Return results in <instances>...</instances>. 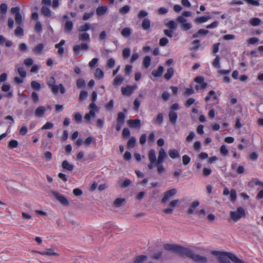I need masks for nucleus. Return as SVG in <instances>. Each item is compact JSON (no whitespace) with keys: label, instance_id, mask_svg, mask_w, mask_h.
Segmentation results:
<instances>
[{"label":"nucleus","instance_id":"obj_1","mask_svg":"<svg viewBox=\"0 0 263 263\" xmlns=\"http://www.w3.org/2000/svg\"><path fill=\"white\" fill-rule=\"evenodd\" d=\"M184 256L187 257L189 258L192 259L194 261L198 263H207L208 259V258L203 256H201L199 254H196L194 253L193 251L186 248V251L184 252Z\"/></svg>","mask_w":263,"mask_h":263},{"label":"nucleus","instance_id":"obj_2","mask_svg":"<svg viewBox=\"0 0 263 263\" xmlns=\"http://www.w3.org/2000/svg\"><path fill=\"white\" fill-rule=\"evenodd\" d=\"M55 84V81L54 78L53 77H50L47 82V84L51 89V90L54 94H58L59 92V89L62 94L65 92V87L62 84H60L59 85H56Z\"/></svg>","mask_w":263,"mask_h":263},{"label":"nucleus","instance_id":"obj_3","mask_svg":"<svg viewBox=\"0 0 263 263\" xmlns=\"http://www.w3.org/2000/svg\"><path fill=\"white\" fill-rule=\"evenodd\" d=\"M164 249L168 251H172L175 252L180 256H183L184 252L186 251V248L183 247L181 246H179L175 244L166 243L163 246Z\"/></svg>","mask_w":263,"mask_h":263},{"label":"nucleus","instance_id":"obj_4","mask_svg":"<svg viewBox=\"0 0 263 263\" xmlns=\"http://www.w3.org/2000/svg\"><path fill=\"white\" fill-rule=\"evenodd\" d=\"M230 216L233 221L236 222L246 216L245 210L243 208L239 206L236 211L230 212Z\"/></svg>","mask_w":263,"mask_h":263},{"label":"nucleus","instance_id":"obj_5","mask_svg":"<svg viewBox=\"0 0 263 263\" xmlns=\"http://www.w3.org/2000/svg\"><path fill=\"white\" fill-rule=\"evenodd\" d=\"M90 109L88 113L86 114L84 116V119L88 123H90L91 118L95 117L96 112H99V109L95 103H91L89 105Z\"/></svg>","mask_w":263,"mask_h":263},{"label":"nucleus","instance_id":"obj_6","mask_svg":"<svg viewBox=\"0 0 263 263\" xmlns=\"http://www.w3.org/2000/svg\"><path fill=\"white\" fill-rule=\"evenodd\" d=\"M148 157L150 163L147 164V167L148 169L152 170L154 165L156 166L157 163L156 152L154 149H152L148 152Z\"/></svg>","mask_w":263,"mask_h":263},{"label":"nucleus","instance_id":"obj_7","mask_svg":"<svg viewBox=\"0 0 263 263\" xmlns=\"http://www.w3.org/2000/svg\"><path fill=\"white\" fill-rule=\"evenodd\" d=\"M52 195L57 199V200L62 205L68 206L69 202L66 197L55 191H51Z\"/></svg>","mask_w":263,"mask_h":263},{"label":"nucleus","instance_id":"obj_8","mask_svg":"<svg viewBox=\"0 0 263 263\" xmlns=\"http://www.w3.org/2000/svg\"><path fill=\"white\" fill-rule=\"evenodd\" d=\"M177 193V190L175 189L170 190L164 193V196L161 199V202L165 204L171 198H172Z\"/></svg>","mask_w":263,"mask_h":263},{"label":"nucleus","instance_id":"obj_9","mask_svg":"<svg viewBox=\"0 0 263 263\" xmlns=\"http://www.w3.org/2000/svg\"><path fill=\"white\" fill-rule=\"evenodd\" d=\"M179 201L178 199L172 200L168 204L169 207L163 209V212L166 214H171L173 212L174 209L177 205Z\"/></svg>","mask_w":263,"mask_h":263},{"label":"nucleus","instance_id":"obj_10","mask_svg":"<svg viewBox=\"0 0 263 263\" xmlns=\"http://www.w3.org/2000/svg\"><path fill=\"white\" fill-rule=\"evenodd\" d=\"M88 48L89 46L87 43H83L81 45H77L74 46L73 47V51L75 53L78 54L81 50L87 51L88 50Z\"/></svg>","mask_w":263,"mask_h":263},{"label":"nucleus","instance_id":"obj_11","mask_svg":"<svg viewBox=\"0 0 263 263\" xmlns=\"http://www.w3.org/2000/svg\"><path fill=\"white\" fill-rule=\"evenodd\" d=\"M167 157V156L164 149L161 148L159 149L158 159H156V161L159 163H162Z\"/></svg>","mask_w":263,"mask_h":263},{"label":"nucleus","instance_id":"obj_12","mask_svg":"<svg viewBox=\"0 0 263 263\" xmlns=\"http://www.w3.org/2000/svg\"><path fill=\"white\" fill-rule=\"evenodd\" d=\"M135 87L133 86L127 85L125 87H122V93L124 96H130L133 92Z\"/></svg>","mask_w":263,"mask_h":263},{"label":"nucleus","instance_id":"obj_13","mask_svg":"<svg viewBox=\"0 0 263 263\" xmlns=\"http://www.w3.org/2000/svg\"><path fill=\"white\" fill-rule=\"evenodd\" d=\"M127 123L131 128H140L141 127V121L139 119H129L127 121Z\"/></svg>","mask_w":263,"mask_h":263},{"label":"nucleus","instance_id":"obj_14","mask_svg":"<svg viewBox=\"0 0 263 263\" xmlns=\"http://www.w3.org/2000/svg\"><path fill=\"white\" fill-rule=\"evenodd\" d=\"M36 253L41 254L42 255H48V256H58L59 254L54 252L53 249L52 248L47 249L45 251H36Z\"/></svg>","mask_w":263,"mask_h":263},{"label":"nucleus","instance_id":"obj_15","mask_svg":"<svg viewBox=\"0 0 263 263\" xmlns=\"http://www.w3.org/2000/svg\"><path fill=\"white\" fill-rule=\"evenodd\" d=\"M164 25L169 29L173 30V31H175L177 29V26H178L177 23L174 20L169 21L167 22H166V20L164 23Z\"/></svg>","mask_w":263,"mask_h":263},{"label":"nucleus","instance_id":"obj_16","mask_svg":"<svg viewBox=\"0 0 263 263\" xmlns=\"http://www.w3.org/2000/svg\"><path fill=\"white\" fill-rule=\"evenodd\" d=\"M46 111V108L44 106H41L38 107L36 110H35V115L37 117H43L45 112Z\"/></svg>","mask_w":263,"mask_h":263},{"label":"nucleus","instance_id":"obj_17","mask_svg":"<svg viewBox=\"0 0 263 263\" xmlns=\"http://www.w3.org/2000/svg\"><path fill=\"white\" fill-rule=\"evenodd\" d=\"M228 253H220L218 256V259L221 263H230L229 258L228 256Z\"/></svg>","mask_w":263,"mask_h":263},{"label":"nucleus","instance_id":"obj_18","mask_svg":"<svg viewBox=\"0 0 263 263\" xmlns=\"http://www.w3.org/2000/svg\"><path fill=\"white\" fill-rule=\"evenodd\" d=\"M170 121L173 124H175L177 119V114L173 110H171L168 114Z\"/></svg>","mask_w":263,"mask_h":263},{"label":"nucleus","instance_id":"obj_19","mask_svg":"<svg viewBox=\"0 0 263 263\" xmlns=\"http://www.w3.org/2000/svg\"><path fill=\"white\" fill-rule=\"evenodd\" d=\"M44 45L42 43H40L34 47L33 51L37 54H41L44 49Z\"/></svg>","mask_w":263,"mask_h":263},{"label":"nucleus","instance_id":"obj_20","mask_svg":"<svg viewBox=\"0 0 263 263\" xmlns=\"http://www.w3.org/2000/svg\"><path fill=\"white\" fill-rule=\"evenodd\" d=\"M73 23L70 20L66 22L64 25V31L66 33L70 32L73 28Z\"/></svg>","mask_w":263,"mask_h":263},{"label":"nucleus","instance_id":"obj_21","mask_svg":"<svg viewBox=\"0 0 263 263\" xmlns=\"http://www.w3.org/2000/svg\"><path fill=\"white\" fill-rule=\"evenodd\" d=\"M199 205V202L197 200L193 201L190 205V208L187 211V213L189 215L193 213L194 209H195Z\"/></svg>","mask_w":263,"mask_h":263},{"label":"nucleus","instance_id":"obj_22","mask_svg":"<svg viewBox=\"0 0 263 263\" xmlns=\"http://www.w3.org/2000/svg\"><path fill=\"white\" fill-rule=\"evenodd\" d=\"M228 257L234 263H244L243 261L238 258L235 255L231 253H228Z\"/></svg>","mask_w":263,"mask_h":263},{"label":"nucleus","instance_id":"obj_23","mask_svg":"<svg viewBox=\"0 0 263 263\" xmlns=\"http://www.w3.org/2000/svg\"><path fill=\"white\" fill-rule=\"evenodd\" d=\"M142 28L144 30H147L149 29L151 26V21L148 18H145L143 20L142 24Z\"/></svg>","mask_w":263,"mask_h":263},{"label":"nucleus","instance_id":"obj_24","mask_svg":"<svg viewBox=\"0 0 263 263\" xmlns=\"http://www.w3.org/2000/svg\"><path fill=\"white\" fill-rule=\"evenodd\" d=\"M62 166L63 168L69 171H72L74 168V166L72 164H70L67 160L63 161Z\"/></svg>","mask_w":263,"mask_h":263},{"label":"nucleus","instance_id":"obj_25","mask_svg":"<svg viewBox=\"0 0 263 263\" xmlns=\"http://www.w3.org/2000/svg\"><path fill=\"white\" fill-rule=\"evenodd\" d=\"M107 10L106 6H99L96 9V13L98 15L101 16L104 14Z\"/></svg>","mask_w":263,"mask_h":263},{"label":"nucleus","instance_id":"obj_26","mask_svg":"<svg viewBox=\"0 0 263 263\" xmlns=\"http://www.w3.org/2000/svg\"><path fill=\"white\" fill-rule=\"evenodd\" d=\"M211 18V17L210 16H202L197 17L195 20V22L196 23H202L206 22L209 20H210Z\"/></svg>","mask_w":263,"mask_h":263},{"label":"nucleus","instance_id":"obj_27","mask_svg":"<svg viewBox=\"0 0 263 263\" xmlns=\"http://www.w3.org/2000/svg\"><path fill=\"white\" fill-rule=\"evenodd\" d=\"M174 70L173 68L170 67L167 70L166 72L165 73L164 77V78L167 80H169L172 78L173 74H174Z\"/></svg>","mask_w":263,"mask_h":263},{"label":"nucleus","instance_id":"obj_28","mask_svg":"<svg viewBox=\"0 0 263 263\" xmlns=\"http://www.w3.org/2000/svg\"><path fill=\"white\" fill-rule=\"evenodd\" d=\"M79 39L82 41H89L90 36L88 33L83 32L79 35Z\"/></svg>","mask_w":263,"mask_h":263},{"label":"nucleus","instance_id":"obj_29","mask_svg":"<svg viewBox=\"0 0 263 263\" xmlns=\"http://www.w3.org/2000/svg\"><path fill=\"white\" fill-rule=\"evenodd\" d=\"M121 33L124 37H128L132 33V29L129 27H125L122 29Z\"/></svg>","mask_w":263,"mask_h":263},{"label":"nucleus","instance_id":"obj_30","mask_svg":"<svg viewBox=\"0 0 263 263\" xmlns=\"http://www.w3.org/2000/svg\"><path fill=\"white\" fill-rule=\"evenodd\" d=\"M250 24L253 26H257L261 25V21L260 18L254 17L250 20Z\"/></svg>","mask_w":263,"mask_h":263},{"label":"nucleus","instance_id":"obj_31","mask_svg":"<svg viewBox=\"0 0 263 263\" xmlns=\"http://www.w3.org/2000/svg\"><path fill=\"white\" fill-rule=\"evenodd\" d=\"M168 155L172 159H176L179 157V154L178 152L175 149H170L168 151Z\"/></svg>","mask_w":263,"mask_h":263},{"label":"nucleus","instance_id":"obj_32","mask_svg":"<svg viewBox=\"0 0 263 263\" xmlns=\"http://www.w3.org/2000/svg\"><path fill=\"white\" fill-rule=\"evenodd\" d=\"M163 71V67L161 66H159L157 70H153L152 74L155 77H159L161 76Z\"/></svg>","mask_w":263,"mask_h":263},{"label":"nucleus","instance_id":"obj_33","mask_svg":"<svg viewBox=\"0 0 263 263\" xmlns=\"http://www.w3.org/2000/svg\"><path fill=\"white\" fill-rule=\"evenodd\" d=\"M125 119V115L122 112H119L118 114V117L117 119V122L121 123V124H124Z\"/></svg>","mask_w":263,"mask_h":263},{"label":"nucleus","instance_id":"obj_34","mask_svg":"<svg viewBox=\"0 0 263 263\" xmlns=\"http://www.w3.org/2000/svg\"><path fill=\"white\" fill-rule=\"evenodd\" d=\"M147 259V256L146 255H139L135 257L134 260V263H142Z\"/></svg>","mask_w":263,"mask_h":263},{"label":"nucleus","instance_id":"obj_35","mask_svg":"<svg viewBox=\"0 0 263 263\" xmlns=\"http://www.w3.org/2000/svg\"><path fill=\"white\" fill-rule=\"evenodd\" d=\"M151 58L149 56L146 55L144 57L143 61V65L145 68H147L151 65Z\"/></svg>","mask_w":263,"mask_h":263},{"label":"nucleus","instance_id":"obj_36","mask_svg":"<svg viewBox=\"0 0 263 263\" xmlns=\"http://www.w3.org/2000/svg\"><path fill=\"white\" fill-rule=\"evenodd\" d=\"M41 13L45 16H50L51 15L50 10L46 6H43L42 7Z\"/></svg>","mask_w":263,"mask_h":263},{"label":"nucleus","instance_id":"obj_37","mask_svg":"<svg viewBox=\"0 0 263 263\" xmlns=\"http://www.w3.org/2000/svg\"><path fill=\"white\" fill-rule=\"evenodd\" d=\"M91 28V25L89 23H85L81 25L79 28V31L81 32H85L89 30Z\"/></svg>","mask_w":263,"mask_h":263},{"label":"nucleus","instance_id":"obj_38","mask_svg":"<svg viewBox=\"0 0 263 263\" xmlns=\"http://www.w3.org/2000/svg\"><path fill=\"white\" fill-rule=\"evenodd\" d=\"M130 9V7L128 5H125L123 7H121L119 9V13L121 14H125L127 13Z\"/></svg>","mask_w":263,"mask_h":263},{"label":"nucleus","instance_id":"obj_39","mask_svg":"<svg viewBox=\"0 0 263 263\" xmlns=\"http://www.w3.org/2000/svg\"><path fill=\"white\" fill-rule=\"evenodd\" d=\"M136 140L135 137H132L128 140L127 145L128 148H133L136 144Z\"/></svg>","mask_w":263,"mask_h":263},{"label":"nucleus","instance_id":"obj_40","mask_svg":"<svg viewBox=\"0 0 263 263\" xmlns=\"http://www.w3.org/2000/svg\"><path fill=\"white\" fill-rule=\"evenodd\" d=\"M124 79L121 76H117L114 80V85L115 86L119 85L123 81Z\"/></svg>","mask_w":263,"mask_h":263},{"label":"nucleus","instance_id":"obj_41","mask_svg":"<svg viewBox=\"0 0 263 263\" xmlns=\"http://www.w3.org/2000/svg\"><path fill=\"white\" fill-rule=\"evenodd\" d=\"M212 64L214 67H215L217 68H219L220 67V58L218 55H217L216 56L215 58L214 59V60L212 63Z\"/></svg>","mask_w":263,"mask_h":263},{"label":"nucleus","instance_id":"obj_42","mask_svg":"<svg viewBox=\"0 0 263 263\" xmlns=\"http://www.w3.org/2000/svg\"><path fill=\"white\" fill-rule=\"evenodd\" d=\"M31 86L32 89L36 90H40L41 88L40 84L35 81H32L31 82Z\"/></svg>","mask_w":263,"mask_h":263},{"label":"nucleus","instance_id":"obj_43","mask_svg":"<svg viewBox=\"0 0 263 263\" xmlns=\"http://www.w3.org/2000/svg\"><path fill=\"white\" fill-rule=\"evenodd\" d=\"M19 75L22 78H25L26 77V71L23 67H19L17 69Z\"/></svg>","mask_w":263,"mask_h":263},{"label":"nucleus","instance_id":"obj_44","mask_svg":"<svg viewBox=\"0 0 263 263\" xmlns=\"http://www.w3.org/2000/svg\"><path fill=\"white\" fill-rule=\"evenodd\" d=\"M18 143L15 140H11L8 143V147L11 149L16 148L18 146Z\"/></svg>","mask_w":263,"mask_h":263},{"label":"nucleus","instance_id":"obj_45","mask_svg":"<svg viewBox=\"0 0 263 263\" xmlns=\"http://www.w3.org/2000/svg\"><path fill=\"white\" fill-rule=\"evenodd\" d=\"M163 121V116L162 113H159L156 118L155 123L158 125L162 124Z\"/></svg>","mask_w":263,"mask_h":263},{"label":"nucleus","instance_id":"obj_46","mask_svg":"<svg viewBox=\"0 0 263 263\" xmlns=\"http://www.w3.org/2000/svg\"><path fill=\"white\" fill-rule=\"evenodd\" d=\"M156 166H157V172L159 174H161L162 173H164L165 172V169L162 163H159L157 162Z\"/></svg>","mask_w":263,"mask_h":263},{"label":"nucleus","instance_id":"obj_47","mask_svg":"<svg viewBox=\"0 0 263 263\" xmlns=\"http://www.w3.org/2000/svg\"><path fill=\"white\" fill-rule=\"evenodd\" d=\"M103 71L101 69L97 68L96 70L95 77L99 79H101L103 77Z\"/></svg>","mask_w":263,"mask_h":263},{"label":"nucleus","instance_id":"obj_48","mask_svg":"<svg viewBox=\"0 0 263 263\" xmlns=\"http://www.w3.org/2000/svg\"><path fill=\"white\" fill-rule=\"evenodd\" d=\"M130 53V49L129 48H126L123 50L122 55L124 59H127Z\"/></svg>","mask_w":263,"mask_h":263},{"label":"nucleus","instance_id":"obj_49","mask_svg":"<svg viewBox=\"0 0 263 263\" xmlns=\"http://www.w3.org/2000/svg\"><path fill=\"white\" fill-rule=\"evenodd\" d=\"M88 96V93L87 91L85 90H82L80 92V95H79V100L80 101H82L86 99Z\"/></svg>","mask_w":263,"mask_h":263},{"label":"nucleus","instance_id":"obj_50","mask_svg":"<svg viewBox=\"0 0 263 263\" xmlns=\"http://www.w3.org/2000/svg\"><path fill=\"white\" fill-rule=\"evenodd\" d=\"M76 85L78 88H82L85 85V82L83 79H79L77 80Z\"/></svg>","mask_w":263,"mask_h":263},{"label":"nucleus","instance_id":"obj_51","mask_svg":"<svg viewBox=\"0 0 263 263\" xmlns=\"http://www.w3.org/2000/svg\"><path fill=\"white\" fill-rule=\"evenodd\" d=\"M124 201L125 199L124 198H117L114 201V204L116 206L119 207Z\"/></svg>","mask_w":263,"mask_h":263},{"label":"nucleus","instance_id":"obj_52","mask_svg":"<svg viewBox=\"0 0 263 263\" xmlns=\"http://www.w3.org/2000/svg\"><path fill=\"white\" fill-rule=\"evenodd\" d=\"M53 127V124L50 122H46L41 128L42 130L49 129Z\"/></svg>","mask_w":263,"mask_h":263},{"label":"nucleus","instance_id":"obj_53","mask_svg":"<svg viewBox=\"0 0 263 263\" xmlns=\"http://www.w3.org/2000/svg\"><path fill=\"white\" fill-rule=\"evenodd\" d=\"M190 161L191 158L189 156L184 155L182 156V163L183 165H187L190 162Z\"/></svg>","mask_w":263,"mask_h":263},{"label":"nucleus","instance_id":"obj_54","mask_svg":"<svg viewBox=\"0 0 263 263\" xmlns=\"http://www.w3.org/2000/svg\"><path fill=\"white\" fill-rule=\"evenodd\" d=\"M168 43V40L166 37H163L160 39L159 44L161 46H165Z\"/></svg>","mask_w":263,"mask_h":263},{"label":"nucleus","instance_id":"obj_55","mask_svg":"<svg viewBox=\"0 0 263 263\" xmlns=\"http://www.w3.org/2000/svg\"><path fill=\"white\" fill-rule=\"evenodd\" d=\"M15 20L16 24L18 25L21 24L23 22L22 14L21 13H17V14L15 16Z\"/></svg>","mask_w":263,"mask_h":263},{"label":"nucleus","instance_id":"obj_56","mask_svg":"<svg viewBox=\"0 0 263 263\" xmlns=\"http://www.w3.org/2000/svg\"><path fill=\"white\" fill-rule=\"evenodd\" d=\"M193 47L192 49L194 50H197L200 46V41L198 40H194L192 42Z\"/></svg>","mask_w":263,"mask_h":263},{"label":"nucleus","instance_id":"obj_57","mask_svg":"<svg viewBox=\"0 0 263 263\" xmlns=\"http://www.w3.org/2000/svg\"><path fill=\"white\" fill-rule=\"evenodd\" d=\"M181 27L183 30L187 31L192 28V25L189 23L186 22L181 25Z\"/></svg>","mask_w":263,"mask_h":263},{"label":"nucleus","instance_id":"obj_58","mask_svg":"<svg viewBox=\"0 0 263 263\" xmlns=\"http://www.w3.org/2000/svg\"><path fill=\"white\" fill-rule=\"evenodd\" d=\"M130 183V180L128 179H126L120 185L121 188H125L129 186Z\"/></svg>","mask_w":263,"mask_h":263},{"label":"nucleus","instance_id":"obj_59","mask_svg":"<svg viewBox=\"0 0 263 263\" xmlns=\"http://www.w3.org/2000/svg\"><path fill=\"white\" fill-rule=\"evenodd\" d=\"M230 194L231 201H235L237 197L236 191L234 189H232L230 191Z\"/></svg>","mask_w":263,"mask_h":263},{"label":"nucleus","instance_id":"obj_60","mask_svg":"<svg viewBox=\"0 0 263 263\" xmlns=\"http://www.w3.org/2000/svg\"><path fill=\"white\" fill-rule=\"evenodd\" d=\"M15 34L17 36L23 35V29L20 26L17 27L15 30Z\"/></svg>","mask_w":263,"mask_h":263},{"label":"nucleus","instance_id":"obj_61","mask_svg":"<svg viewBox=\"0 0 263 263\" xmlns=\"http://www.w3.org/2000/svg\"><path fill=\"white\" fill-rule=\"evenodd\" d=\"M27 131H28V129H27V126L26 125H22V127L20 128L19 133L20 135H21L22 136H24L27 134Z\"/></svg>","mask_w":263,"mask_h":263},{"label":"nucleus","instance_id":"obj_62","mask_svg":"<svg viewBox=\"0 0 263 263\" xmlns=\"http://www.w3.org/2000/svg\"><path fill=\"white\" fill-rule=\"evenodd\" d=\"M74 119L78 123L81 122L82 120V116L80 113L77 112L74 115Z\"/></svg>","mask_w":263,"mask_h":263},{"label":"nucleus","instance_id":"obj_63","mask_svg":"<svg viewBox=\"0 0 263 263\" xmlns=\"http://www.w3.org/2000/svg\"><path fill=\"white\" fill-rule=\"evenodd\" d=\"M220 152L221 154L223 156H227L228 153V151L224 145H222V146H221L220 148Z\"/></svg>","mask_w":263,"mask_h":263},{"label":"nucleus","instance_id":"obj_64","mask_svg":"<svg viewBox=\"0 0 263 263\" xmlns=\"http://www.w3.org/2000/svg\"><path fill=\"white\" fill-rule=\"evenodd\" d=\"M162 255V252H158L153 253L151 257L153 259H159L160 258Z\"/></svg>","mask_w":263,"mask_h":263}]
</instances>
